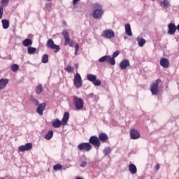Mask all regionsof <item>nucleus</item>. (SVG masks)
Returning <instances> with one entry per match:
<instances>
[{
    "instance_id": "obj_1",
    "label": "nucleus",
    "mask_w": 179,
    "mask_h": 179,
    "mask_svg": "<svg viewBox=\"0 0 179 179\" xmlns=\"http://www.w3.org/2000/svg\"><path fill=\"white\" fill-rule=\"evenodd\" d=\"M94 9L93 12V17L94 19H101L103 15H104V10H103V6L99 3H95L93 5Z\"/></svg>"
},
{
    "instance_id": "obj_2",
    "label": "nucleus",
    "mask_w": 179,
    "mask_h": 179,
    "mask_svg": "<svg viewBox=\"0 0 179 179\" xmlns=\"http://www.w3.org/2000/svg\"><path fill=\"white\" fill-rule=\"evenodd\" d=\"M73 103L76 107V109L79 110H82L83 108V106L85 104V102L82 98H79L76 96H73Z\"/></svg>"
},
{
    "instance_id": "obj_3",
    "label": "nucleus",
    "mask_w": 179,
    "mask_h": 179,
    "mask_svg": "<svg viewBox=\"0 0 179 179\" xmlns=\"http://www.w3.org/2000/svg\"><path fill=\"white\" fill-rule=\"evenodd\" d=\"M62 34L65 40L64 45H69V47H73V41H71V38L69 37V31L65 29L63 30Z\"/></svg>"
},
{
    "instance_id": "obj_4",
    "label": "nucleus",
    "mask_w": 179,
    "mask_h": 179,
    "mask_svg": "<svg viewBox=\"0 0 179 179\" xmlns=\"http://www.w3.org/2000/svg\"><path fill=\"white\" fill-rule=\"evenodd\" d=\"M162 83V80L157 79L155 83L150 85V92L154 96H157L159 93V85Z\"/></svg>"
},
{
    "instance_id": "obj_5",
    "label": "nucleus",
    "mask_w": 179,
    "mask_h": 179,
    "mask_svg": "<svg viewBox=\"0 0 179 179\" xmlns=\"http://www.w3.org/2000/svg\"><path fill=\"white\" fill-rule=\"evenodd\" d=\"M46 45L49 48H51V50H54V52L55 54H57V52H59V50H61V48H59V45H55L52 39H48L47 41Z\"/></svg>"
},
{
    "instance_id": "obj_6",
    "label": "nucleus",
    "mask_w": 179,
    "mask_h": 179,
    "mask_svg": "<svg viewBox=\"0 0 179 179\" xmlns=\"http://www.w3.org/2000/svg\"><path fill=\"white\" fill-rule=\"evenodd\" d=\"M73 85L77 88L82 87V85H83V82L82 81V77L79 73H76L74 76Z\"/></svg>"
},
{
    "instance_id": "obj_7",
    "label": "nucleus",
    "mask_w": 179,
    "mask_h": 179,
    "mask_svg": "<svg viewBox=\"0 0 179 179\" xmlns=\"http://www.w3.org/2000/svg\"><path fill=\"white\" fill-rule=\"evenodd\" d=\"M101 37H103V38H114L115 37V33L113 29H106L102 31L101 33Z\"/></svg>"
},
{
    "instance_id": "obj_8",
    "label": "nucleus",
    "mask_w": 179,
    "mask_h": 179,
    "mask_svg": "<svg viewBox=\"0 0 179 179\" xmlns=\"http://www.w3.org/2000/svg\"><path fill=\"white\" fill-rule=\"evenodd\" d=\"M89 143L90 145L91 144L95 148H100V145H101L100 140L96 136H92L90 138Z\"/></svg>"
},
{
    "instance_id": "obj_9",
    "label": "nucleus",
    "mask_w": 179,
    "mask_h": 179,
    "mask_svg": "<svg viewBox=\"0 0 179 179\" xmlns=\"http://www.w3.org/2000/svg\"><path fill=\"white\" fill-rule=\"evenodd\" d=\"M78 149L80 150L81 152L82 150H85V152H90L92 150V145L89 143H82L78 145Z\"/></svg>"
},
{
    "instance_id": "obj_10",
    "label": "nucleus",
    "mask_w": 179,
    "mask_h": 179,
    "mask_svg": "<svg viewBox=\"0 0 179 179\" xmlns=\"http://www.w3.org/2000/svg\"><path fill=\"white\" fill-rule=\"evenodd\" d=\"M0 6V20L2 19V16H3V8H6L9 5V0H1Z\"/></svg>"
},
{
    "instance_id": "obj_11",
    "label": "nucleus",
    "mask_w": 179,
    "mask_h": 179,
    "mask_svg": "<svg viewBox=\"0 0 179 179\" xmlns=\"http://www.w3.org/2000/svg\"><path fill=\"white\" fill-rule=\"evenodd\" d=\"M32 148H33V144H31V143H28L24 145L20 146L18 150L20 152H26L27 150H30Z\"/></svg>"
},
{
    "instance_id": "obj_12",
    "label": "nucleus",
    "mask_w": 179,
    "mask_h": 179,
    "mask_svg": "<svg viewBox=\"0 0 179 179\" xmlns=\"http://www.w3.org/2000/svg\"><path fill=\"white\" fill-rule=\"evenodd\" d=\"M168 34H171V36H173V34H176V31L177 30V27H176V24L175 23H169L168 24Z\"/></svg>"
},
{
    "instance_id": "obj_13",
    "label": "nucleus",
    "mask_w": 179,
    "mask_h": 179,
    "mask_svg": "<svg viewBox=\"0 0 179 179\" xmlns=\"http://www.w3.org/2000/svg\"><path fill=\"white\" fill-rule=\"evenodd\" d=\"M99 141L102 143H106L108 142V136L106 133H101L99 134Z\"/></svg>"
},
{
    "instance_id": "obj_14",
    "label": "nucleus",
    "mask_w": 179,
    "mask_h": 179,
    "mask_svg": "<svg viewBox=\"0 0 179 179\" xmlns=\"http://www.w3.org/2000/svg\"><path fill=\"white\" fill-rule=\"evenodd\" d=\"M130 136L131 139H139V138H141V134L136 129H132L130 131Z\"/></svg>"
},
{
    "instance_id": "obj_15",
    "label": "nucleus",
    "mask_w": 179,
    "mask_h": 179,
    "mask_svg": "<svg viewBox=\"0 0 179 179\" xmlns=\"http://www.w3.org/2000/svg\"><path fill=\"white\" fill-rule=\"evenodd\" d=\"M45 106H47V103H42L39 104L36 108V112L39 115H43V111L45 110Z\"/></svg>"
},
{
    "instance_id": "obj_16",
    "label": "nucleus",
    "mask_w": 179,
    "mask_h": 179,
    "mask_svg": "<svg viewBox=\"0 0 179 179\" xmlns=\"http://www.w3.org/2000/svg\"><path fill=\"white\" fill-rule=\"evenodd\" d=\"M160 65L162 68H169L170 66V61L167 58H162L160 59Z\"/></svg>"
},
{
    "instance_id": "obj_17",
    "label": "nucleus",
    "mask_w": 179,
    "mask_h": 179,
    "mask_svg": "<svg viewBox=\"0 0 179 179\" xmlns=\"http://www.w3.org/2000/svg\"><path fill=\"white\" fill-rule=\"evenodd\" d=\"M129 66V60L124 59L120 63V68L121 69H127Z\"/></svg>"
},
{
    "instance_id": "obj_18",
    "label": "nucleus",
    "mask_w": 179,
    "mask_h": 179,
    "mask_svg": "<svg viewBox=\"0 0 179 179\" xmlns=\"http://www.w3.org/2000/svg\"><path fill=\"white\" fill-rule=\"evenodd\" d=\"M8 83H9V80L4 78L0 79V90H2V89H5Z\"/></svg>"
},
{
    "instance_id": "obj_19",
    "label": "nucleus",
    "mask_w": 179,
    "mask_h": 179,
    "mask_svg": "<svg viewBox=\"0 0 179 179\" xmlns=\"http://www.w3.org/2000/svg\"><path fill=\"white\" fill-rule=\"evenodd\" d=\"M69 120V113L65 112L62 120V125H66Z\"/></svg>"
},
{
    "instance_id": "obj_20",
    "label": "nucleus",
    "mask_w": 179,
    "mask_h": 179,
    "mask_svg": "<svg viewBox=\"0 0 179 179\" xmlns=\"http://www.w3.org/2000/svg\"><path fill=\"white\" fill-rule=\"evenodd\" d=\"M129 170L131 174H136L138 173V169H136V166L134 164H130L129 165Z\"/></svg>"
},
{
    "instance_id": "obj_21",
    "label": "nucleus",
    "mask_w": 179,
    "mask_h": 179,
    "mask_svg": "<svg viewBox=\"0 0 179 179\" xmlns=\"http://www.w3.org/2000/svg\"><path fill=\"white\" fill-rule=\"evenodd\" d=\"M125 33L127 36H132V31L131 30V24H126L124 26Z\"/></svg>"
},
{
    "instance_id": "obj_22",
    "label": "nucleus",
    "mask_w": 179,
    "mask_h": 179,
    "mask_svg": "<svg viewBox=\"0 0 179 179\" xmlns=\"http://www.w3.org/2000/svg\"><path fill=\"white\" fill-rule=\"evenodd\" d=\"M52 125L53 128H59L61 125H62V122H61L59 120H56L52 122Z\"/></svg>"
},
{
    "instance_id": "obj_23",
    "label": "nucleus",
    "mask_w": 179,
    "mask_h": 179,
    "mask_svg": "<svg viewBox=\"0 0 179 179\" xmlns=\"http://www.w3.org/2000/svg\"><path fill=\"white\" fill-rule=\"evenodd\" d=\"M87 80H89L90 82H92L93 83L94 82V80H96V79H97V76H96L92 73H89L87 75Z\"/></svg>"
},
{
    "instance_id": "obj_24",
    "label": "nucleus",
    "mask_w": 179,
    "mask_h": 179,
    "mask_svg": "<svg viewBox=\"0 0 179 179\" xmlns=\"http://www.w3.org/2000/svg\"><path fill=\"white\" fill-rule=\"evenodd\" d=\"M31 44H33V41L29 38H27L22 41V45H24V47H29V45H31Z\"/></svg>"
},
{
    "instance_id": "obj_25",
    "label": "nucleus",
    "mask_w": 179,
    "mask_h": 179,
    "mask_svg": "<svg viewBox=\"0 0 179 179\" xmlns=\"http://www.w3.org/2000/svg\"><path fill=\"white\" fill-rule=\"evenodd\" d=\"M1 23H2V27H3V29H9V20H1Z\"/></svg>"
},
{
    "instance_id": "obj_26",
    "label": "nucleus",
    "mask_w": 179,
    "mask_h": 179,
    "mask_svg": "<svg viewBox=\"0 0 179 179\" xmlns=\"http://www.w3.org/2000/svg\"><path fill=\"white\" fill-rule=\"evenodd\" d=\"M137 41L138 43L139 47H143V45H145V44L146 43V41L143 38H138Z\"/></svg>"
},
{
    "instance_id": "obj_27",
    "label": "nucleus",
    "mask_w": 179,
    "mask_h": 179,
    "mask_svg": "<svg viewBox=\"0 0 179 179\" xmlns=\"http://www.w3.org/2000/svg\"><path fill=\"white\" fill-rule=\"evenodd\" d=\"M64 71H66V72H68V73H73L74 69L71 65H67L64 68Z\"/></svg>"
},
{
    "instance_id": "obj_28",
    "label": "nucleus",
    "mask_w": 179,
    "mask_h": 179,
    "mask_svg": "<svg viewBox=\"0 0 179 179\" xmlns=\"http://www.w3.org/2000/svg\"><path fill=\"white\" fill-rule=\"evenodd\" d=\"M52 136H54V131H49L48 134L45 136V139H47V141H50V139H51Z\"/></svg>"
},
{
    "instance_id": "obj_29",
    "label": "nucleus",
    "mask_w": 179,
    "mask_h": 179,
    "mask_svg": "<svg viewBox=\"0 0 179 179\" xmlns=\"http://www.w3.org/2000/svg\"><path fill=\"white\" fill-rule=\"evenodd\" d=\"M109 59H110V56L108 55L103 56L102 57L99 59V62L108 63Z\"/></svg>"
},
{
    "instance_id": "obj_30",
    "label": "nucleus",
    "mask_w": 179,
    "mask_h": 179,
    "mask_svg": "<svg viewBox=\"0 0 179 179\" xmlns=\"http://www.w3.org/2000/svg\"><path fill=\"white\" fill-rule=\"evenodd\" d=\"M169 5H170V3L167 0H164L163 1L160 2V6H162V8H169Z\"/></svg>"
},
{
    "instance_id": "obj_31",
    "label": "nucleus",
    "mask_w": 179,
    "mask_h": 179,
    "mask_svg": "<svg viewBox=\"0 0 179 179\" xmlns=\"http://www.w3.org/2000/svg\"><path fill=\"white\" fill-rule=\"evenodd\" d=\"M42 92H43V85H41V84H39L36 87V94H40Z\"/></svg>"
},
{
    "instance_id": "obj_32",
    "label": "nucleus",
    "mask_w": 179,
    "mask_h": 179,
    "mask_svg": "<svg viewBox=\"0 0 179 179\" xmlns=\"http://www.w3.org/2000/svg\"><path fill=\"white\" fill-rule=\"evenodd\" d=\"M36 48H33L31 46H29L27 48L28 54H29V55L34 54V52H36Z\"/></svg>"
},
{
    "instance_id": "obj_33",
    "label": "nucleus",
    "mask_w": 179,
    "mask_h": 179,
    "mask_svg": "<svg viewBox=\"0 0 179 179\" xmlns=\"http://www.w3.org/2000/svg\"><path fill=\"white\" fill-rule=\"evenodd\" d=\"M48 62V55L45 54L42 56V64H47Z\"/></svg>"
},
{
    "instance_id": "obj_34",
    "label": "nucleus",
    "mask_w": 179,
    "mask_h": 179,
    "mask_svg": "<svg viewBox=\"0 0 179 179\" xmlns=\"http://www.w3.org/2000/svg\"><path fill=\"white\" fill-rule=\"evenodd\" d=\"M53 170L55 171H58V170H62V164H57L53 166Z\"/></svg>"
},
{
    "instance_id": "obj_35",
    "label": "nucleus",
    "mask_w": 179,
    "mask_h": 179,
    "mask_svg": "<svg viewBox=\"0 0 179 179\" xmlns=\"http://www.w3.org/2000/svg\"><path fill=\"white\" fill-rule=\"evenodd\" d=\"M108 64H110V65H115V58L109 56Z\"/></svg>"
},
{
    "instance_id": "obj_36",
    "label": "nucleus",
    "mask_w": 179,
    "mask_h": 179,
    "mask_svg": "<svg viewBox=\"0 0 179 179\" xmlns=\"http://www.w3.org/2000/svg\"><path fill=\"white\" fill-rule=\"evenodd\" d=\"M11 70L13 71V72H16L17 71H19V65L13 64L11 66Z\"/></svg>"
},
{
    "instance_id": "obj_37",
    "label": "nucleus",
    "mask_w": 179,
    "mask_h": 179,
    "mask_svg": "<svg viewBox=\"0 0 179 179\" xmlns=\"http://www.w3.org/2000/svg\"><path fill=\"white\" fill-rule=\"evenodd\" d=\"M94 86H101V81L100 80H97V78L95 79V80L92 83Z\"/></svg>"
},
{
    "instance_id": "obj_38",
    "label": "nucleus",
    "mask_w": 179,
    "mask_h": 179,
    "mask_svg": "<svg viewBox=\"0 0 179 179\" xmlns=\"http://www.w3.org/2000/svg\"><path fill=\"white\" fill-rule=\"evenodd\" d=\"M110 152H111V148H106L103 150L104 155H108Z\"/></svg>"
},
{
    "instance_id": "obj_39",
    "label": "nucleus",
    "mask_w": 179,
    "mask_h": 179,
    "mask_svg": "<svg viewBox=\"0 0 179 179\" xmlns=\"http://www.w3.org/2000/svg\"><path fill=\"white\" fill-rule=\"evenodd\" d=\"M120 55V51L116 50L113 54V58H117V57Z\"/></svg>"
},
{
    "instance_id": "obj_40",
    "label": "nucleus",
    "mask_w": 179,
    "mask_h": 179,
    "mask_svg": "<svg viewBox=\"0 0 179 179\" xmlns=\"http://www.w3.org/2000/svg\"><path fill=\"white\" fill-rule=\"evenodd\" d=\"M75 51H76V54H78V51H79V45L78 44V43H76V45H75Z\"/></svg>"
},
{
    "instance_id": "obj_41",
    "label": "nucleus",
    "mask_w": 179,
    "mask_h": 179,
    "mask_svg": "<svg viewBox=\"0 0 179 179\" xmlns=\"http://www.w3.org/2000/svg\"><path fill=\"white\" fill-rule=\"evenodd\" d=\"M86 164H87V162H81V164H80V166H81V167H86Z\"/></svg>"
},
{
    "instance_id": "obj_42",
    "label": "nucleus",
    "mask_w": 179,
    "mask_h": 179,
    "mask_svg": "<svg viewBox=\"0 0 179 179\" xmlns=\"http://www.w3.org/2000/svg\"><path fill=\"white\" fill-rule=\"evenodd\" d=\"M79 1H80V0H73V5H76V3H78V2H79Z\"/></svg>"
},
{
    "instance_id": "obj_43",
    "label": "nucleus",
    "mask_w": 179,
    "mask_h": 179,
    "mask_svg": "<svg viewBox=\"0 0 179 179\" xmlns=\"http://www.w3.org/2000/svg\"><path fill=\"white\" fill-rule=\"evenodd\" d=\"M155 169H156L157 170H160V164H157V165L155 166Z\"/></svg>"
},
{
    "instance_id": "obj_44",
    "label": "nucleus",
    "mask_w": 179,
    "mask_h": 179,
    "mask_svg": "<svg viewBox=\"0 0 179 179\" xmlns=\"http://www.w3.org/2000/svg\"><path fill=\"white\" fill-rule=\"evenodd\" d=\"M33 101H34V103H35V104H36V106L38 104V100L34 99H33Z\"/></svg>"
},
{
    "instance_id": "obj_45",
    "label": "nucleus",
    "mask_w": 179,
    "mask_h": 179,
    "mask_svg": "<svg viewBox=\"0 0 179 179\" xmlns=\"http://www.w3.org/2000/svg\"><path fill=\"white\" fill-rule=\"evenodd\" d=\"M75 66H76V69H78V68L79 67V64H76Z\"/></svg>"
},
{
    "instance_id": "obj_46",
    "label": "nucleus",
    "mask_w": 179,
    "mask_h": 179,
    "mask_svg": "<svg viewBox=\"0 0 179 179\" xmlns=\"http://www.w3.org/2000/svg\"><path fill=\"white\" fill-rule=\"evenodd\" d=\"M0 179H5V178H0Z\"/></svg>"
},
{
    "instance_id": "obj_47",
    "label": "nucleus",
    "mask_w": 179,
    "mask_h": 179,
    "mask_svg": "<svg viewBox=\"0 0 179 179\" xmlns=\"http://www.w3.org/2000/svg\"><path fill=\"white\" fill-rule=\"evenodd\" d=\"M48 1H51V0H48Z\"/></svg>"
}]
</instances>
